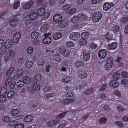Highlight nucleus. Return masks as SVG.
<instances>
[{"label":"nucleus","mask_w":128,"mask_h":128,"mask_svg":"<svg viewBox=\"0 0 128 128\" xmlns=\"http://www.w3.org/2000/svg\"><path fill=\"white\" fill-rule=\"evenodd\" d=\"M15 55L14 51L12 49H10L6 52L4 60L6 62L8 61L11 58H12Z\"/></svg>","instance_id":"obj_1"},{"label":"nucleus","mask_w":128,"mask_h":128,"mask_svg":"<svg viewBox=\"0 0 128 128\" xmlns=\"http://www.w3.org/2000/svg\"><path fill=\"white\" fill-rule=\"evenodd\" d=\"M12 78H8L6 79L5 84L6 86H9L11 89H13L14 87L16 82H12Z\"/></svg>","instance_id":"obj_2"},{"label":"nucleus","mask_w":128,"mask_h":128,"mask_svg":"<svg viewBox=\"0 0 128 128\" xmlns=\"http://www.w3.org/2000/svg\"><path fill=\"white\" fill-rule=\"evenodd\" d=\"M108 54L106 50L103 49L100 50L98 53V57L101 59H104L106 58Z\"/></svg>","instance_id":"obj_3"},{"label":"nucleus","mask_w":128,"mask_h":128,"mask_svg":"<svg viewBox=\"0 0 128 128\" xmlns=\"http://www.w3.org/2000/svg\"><path fill=\"white\" fill-rule=\"evenodd\" d=\"M102 14L101 13L98 12L95 13L92 18L93 22H98L101 19Z\"/></svg>","instance_id":"obj_4"},{"label":"nucleus","mask_w":128,"mask_h":128,"mask_svg":"<svg viewBox=\"0 0 128 128\" xmlns=\"http://www.w3.org/2000/svg\"><path fill=\"white\" fill-rule=\"evenodd\" d=\"M50 34H44V36L45 38L42 40V42L45 44H50L52 41V39L51 38L48 37Z\"/></svg>","instance_id":"obj_5"},{"label":"nucleus","mask_w":128,"mask_h":128,"mask_svg":"<svg viewBox=\"0 0 128 128\" xmlns=\"http://www.w3.org/2000/svg\"><path fill=\"white\" fill-rule=\"evenodd\" d=\"M62 19V17L61 14H56L53 16V20L54 21L56 22H61Z\"/></svg>","instance_id":"obj_6"},{"label":"nucleus","mask_w":128,"mask_h":128,"mask_svg":"<svg viewBox=\"0 0 128 128\" xmlns=\"http://www.w3.org/2000/svg\"><path fill=\"white\" fill-rule=\"evenodd\" d=\"M83 60L86 61H88L90 58V53L88 50H86L83 52Z\"/></svg>","instance_id":"obj_7"},{"label":"nucleus","mask_w":128,"mask_h":128,"mask_svg":"<svg viewBox=\"0 0 128 128\" xmlns=\"http://www.w3.org/2000/svg\"><path fill=\"white\" fill-rule=\"evenodd\" d=\"M10 23L11 26L15 27L18 24V18L16 16L13 17L12 20L10 21Z\"/></svg>","instance_id":"obj_8"},{"label":"nucleus","mask_w":128,"mask_h":128,"mask_svg":"<svg viewBox=\"0 0 128 128\" xmlns=\"http://www.w3.org/2000/svg\"><path fill=\"white\" fill-rule=\"evenodd\" d=\"M80 34L78 32H73L69 36V38L72 40H76L80 36Z\"/></svg>","instance_id":"obj_9"},{"label":"nucleus","mask_w":128,"mask_h":128,"mask_svg":"<svg viewBox=\"0 0 128 128\" xmlns=\"http://www.w3.org/2000/svg\"><path fill=\"white\" fill-rule=\"evenodd\" d=\"M34 4V2L33 1L29 2L24 5V8L25 10L28 9L33 5Z\"/></svg>","instance_id":"obj_10"},{"label":"nucleus","mask_w":128,"mask_h":128,"mask_svg":"<svg viewBox=\"0 0 128 128\" xmlns=\"http://www.w3.org/2000/svg\"><path fill=\"white\" fill-rule=\"evenodd\" d=\"M20 37V32H16L15 34L13 37V40L15 43L18 42Z\"/></svg>","instance_id":"obj_11"},{"label":"nucleus","mask_w":128,"mask_h":128,"mask_svg":"<svg viewBox=\"0 0 128 128\" xmlns=\"http://www.w3.org/2000/svg\"><path fill=\"white\" fill-rule=\"evenodd\" d=\"M13 44V42L12 40H8L5 43V47L6 48H9L12 46Z\"/></svg>","instance_id":"obj_12"},{"label":"nucleus","mask_w":128,"mask_h":128,"mask_svg":"<svg viewBox=\"0 0 128 128\" xmlns=\"http://www.w3.org/2000/svg\"><path fill=\"white\" fill-rule=\"evenodd\" d=\"M118 46V44L116 42H113L108 45V50H114L116 49Z\"/></svg>","instance_id":"obj_13"},{"label":"nucleus","mask_w":128,"mask_h":128,"mask_svg":"<svg viewBox=\"0 0 128 128\" xmlns=\"http://www.w3.org/2000/svg\"><path fill=\"white\" fill-rule=\"evenodd\" d=\"M114 6V4L113 3H106L104 5V10L106 11L110 9L111 7H113Z\"/></svg>","instance_id":"obj_14"},{"label":"nucleus","mask_w":128,"mask_h":128,"mask_svg":"<svg viewBox=\"0 0 128 128\" xmlns=\"http://www.w3.org/2000/svg\"><path fill=\"white\" fill-rule=\"evenodd\" d=\"M23 80L24 84H32V79L28 76H26L24 77L23 78Z\"/></svg>","instance_id":"obj_15"},{"label":"nucleus","mask_w":128,"mask_h":128,"mask_svg":"<svg viewBox=\"0 0 128 128\" xmlns=\"http://www.w3.org/2000/svg\"><path fill=\"white\" fill-rule=\"evenodd\" d=\"M110 85L111 86H113L114 88H115L118 87L119 84L117 81L115 80H113L110 82Z\"/></svg>","instance_id":"obj_16"},{"label":"nucleus","mask_w":128,"mask_h":128,"mask_svg":"<svg viewBox=\"0 0 128 128\" xmlns=\"http://www.w3.org/2000/svg\"><path fill=\"white\" fill-rule=\"evenodd\" d=\"M84 65V63L83 61L81 60H77L75 63V66L76 68H81Z\"/></svg>","instance_id":"obj_17"},{"label":"nucleus","mask_w":128,"mask_h":128,"mask_svg":"<svg viewBox=\"0 0 128 128\" xmlns=\"http://www.w3.org/2000/svg\"><path fill=\"white\" fill-rule=\"evenodd\" d=\"M34 119L33 116L28 115L26 116L24 118V121L26 122H31Z\"/></svg>","instance_id":"obj_18"},{"label":"nucleus","mask_w":128,"mask_h":128,"mask_svg":"<svg viewBox=\"0 0 128 128\" xmlns=\"http://www.w3.org/2000/svg\"><path fill=\"white\" fill-rule=\"evenodd\" d=\"M38 14L35 12H32L30 14L29 17L31 20H35L38 17Z\"/></svg>","instance_id":"obj_19"},{"label":"nucleus","mask_w":128,"mask_h":128,"mask_svg":"<svg viewBox=\"0 0 128 128\" xmlns=\"http://www.w3.org/2000/svg\"><path fill=\"white\" fill-rule=\"evenodd\" d=\"M88 74L87 73L84 71H82L80 72L79 76L81 79H84L87 78Z\"/></svg>","instance_id":"obj_20"},{"label":"nucleus","mask_w":128,"mask_h":128,"mask_svg":"<svg viewBox=\"0 0 128 128\" xmlns=\"http://www.w3.org/2000/svg\"><path fill=\"white\" fill-rule=\"evenodd\" d=\"M60 121L58 120H54L48 122L47 124L48 126H52L59 122Z\"/></svg>","instance_id":"obj_21"},{"label":"nucleus","mask_w":128,"mask_h":128,"mask_svg":"<svg viewBox=\"0 0 128 128\" xmlns=\"http://www.w3.org/2000/svg\"><path fill=\"white\" fill-rule=\"evenodd\" d=\"M24 74L22 70V69H18L16 73V75L19 78L22 77Z\"/></svg>","instance_id":"obj_22"},{"label":"nucleus","mask_w":128,"mask_h":128,"mask_svg":"<svg viewBox=\"0 0 128 128\" xmlns=\"http://www.w3.org/2000/svg\"><path fill=\"white\" fill-rule=\"evenodd\" d=\"M106 64L108 66H111L112 68V66H113L114 63L113 62V59L112 58H108L106 60Z\"/></svg>","instance_id":"obj_23"},{"label":"nucleus","mask_w":128,"mask_h":128,"mask_svg":"<svg viewBox=\"0 0 128 128\" xmlns=\"http://www.w3.org/2000/svg\"><path fill=\"white\" fill-rule=\"evenodd\" d=\"M62 36V34L59 32L55 33L53 35V38L56 40H57L60 38Z\"/></svg>","instance_id":"obj_24"},{"label":"nucleus","mask_w":128,"mask_h":128,"mask_svg":"<svg viewBox=\"0 0 128 128\" xmlns=\"http://www.w3.org/2000/svg\"><path fill=\"white\" fill-rule=\"evenodd\" d=\"M39 33L38 32H34L31 34V38L34 40L37 39L38 37Z\"/></svg>","instance_id":"obj_25"},{"label":"nucleus","mask_w":128,"mask_h":128,"mask_svg":"<svg viewBox=\"0 0 128 128\" xmlns=\"http://www.w3.org/2000/svg\"><path fill=\"white\" fill-rule=\"evenodd\" d=\"M10 114L12 116H15L19 114L20 112L16 109H14L11 111Z\"/></svg>","instance_id":"obj_26"},{"label":"nucleus","mask_w":128,"mask_h":128,"mask_svg":"<svg viewBox=\"0 0 128 128\" xmlns=\"http://www.w3.org/2000/svg\"><path fill=\"white\" fill-rule=\"evenodd\" d=\"M40 85L37 83H34L33 85L32 89L34 90L38 91H39L40 88Z\"/></svg>","instance_id":"obj_27"},{"label":"nucleus","mask_w":128,"mask_h":128,"mask_svg":"<svg viewBox=\"0 0 128 128\" xmlns=\"http://www.w3.org/2000/svg\"><path fill=\"white\" fill-rule=\"evenodd\" d=\"M15 93L13 91H9L7 94L8 98V99H11L13 98L14 96Z\"/></svg>","instance_id":"obj_28"},{"label":"nucleus","mask_w":128,"mask_h":128,"mask_svg":"<svg viewBox=\"0 0 128 128\" xmlns=\"http://www.w3.org/2000/svg\"><path fill=\"white\" fill-rule=\"evenodd\" d=\"M48 26L47 24H44L42 26L41 28V30L43 32H45L48 30Z\"/></svg>","instance_id":"obj_29"},{"label":"nucleus","mask_w":128,"mask_h":128,"mask_svg":"<svg viewBox=\"0 0 128 128\" xmlns=\"http://www.w3.org/2000/svg\"><path fill=\"white\" fill-rule=\"evenodd\" d=\"M52 90V88L50 86H45L43 89V91L45 93H47L50 91Z\"/></svg>","instance_id":"obj_30"},{"label":"nucleus","mask_w":128,"mask_h":128,"mask_svg":"<svg viewBox=\"0 0 128 128\" xmlns=\"http://www.w3.org/2000/svg\"><path fill=\"white\" fill-rule=\"evenodd\" d=\"M94 91V89L92 88L85 90L84 92V93L87 95L91 94Z\"/></svg>","instance_id":"obj_31"},{"label":"nucleus","mask_w":128,"mask_h":128,"mask_svg":"<svg viewBox=\"0 0 128 128\" xmlns=\"http://www.w3.org/2000/svg\"><path fill=\"white\" fill-rule=\"evenodd\" d=\"M38 12L39 16H42L45 12V10L43 8H41L38 9Z\"/></svg>","instance_id":"obj_32"},{"label":"nucleus","mask_w":128,"mask_h":128,"mask_svg":"<svg viewBox=\"0 0 128 128\" xmlns=\"http://www.w3.org/2000/svg\"><path fill=\"white\" fill-rule=\"evenodd\" d=\"M14 68L13 67H11L6 72V75L7 76H10L12 74L14 71Z\"/></svg>","instance_id":"obj_33"},{"label":"nucleus","mask_w":128,"mask_h":128,"mask_svg":"<svg viewBox=\"0 0 128 128\" xmlns=\"http://www.w3.org/2000/svg\"><path fill=\"white\" fill-rule=\"evenodd\" d=\"M89 33L86 32H84L82 33L81 36L82 38L87 39L89 36Z\"/></svg>","instance_id":"obj_34"},{"label":"nucleus","mask_w":128,"mask_h":128,"mask_svg":"<svg viewBox=\"0 0 128 128\" xmlns=\"http://www.w3.org/2000/svg\"><path fill=\"white\" fill-rule=\"evenodd\" d=\"M79 17L78 16H74L71 19L72 22L74 23H77L79 20Z\"/></svg>","instance_id":"obj_35"},{"label":"nucleus","mask_w":128,"mask_h":128,"mask_svg":"<svg viewBox=\"0 0 128 128\" xmlns=\"http://www.w3.org/2000/svg\"><path fill=\"white\" fill-rule=\"evenodd\" d=\"M90 48L92 50H94L97 48H98V45L94 44V42H92L90 45Z\"/></svg>","instance_id":"obj_36"},{"label":"nucleus","mask_w":128,"mask_h":128,"mask_svg":"<svg viewBox=\"0 0 128 128\" xmlns=\"http://www.w3.org/2000/svg\"><path fill=\"white\" fill-rule=\"evenodd\" d=\"M53 58L54 60L58 62H60L61 60L60 56L58 54H56L53 56Z\"/></svg>","instance_id":"obj_37"},{"label":"nucleus","mask_w":128,"mask_h":128,"mask_svg":"<svg viewBox=\"0 0 128 128\" xmlns=\"http://www.w3.org/2000/svg\"><path fill=\"white\" fill-rule=\"evenodd\" d=\"M87 84L84 82H82L80 84L79 86H78L77 89H78L79 90H81L82 88H84L86 86Z\"/></svg>","instance_id":"obj_38"},{"label":"nucleus","mask_w":128,"mask_h":128,"mask_svg":"<svg viewBox=\"0 0 128 128\" xmlns=\"http://www.w3.org/2000/svg\"><path fill=\"white\" fill-rule=\"evenodd\" d=\"M45 62L46 60H45L41 59L39 60L38 63L37 64L38 65V66H42L45 64Z\"/></svg>","instance_id":"obj_39"},{"label":"nucleus","mask_w":128,"mask_h":128,"mask_svg":"<svg viewBox=\"0 0 128 128\" xmlns=\"http://www.w3.org/2000/svg\"><path fill=\"white\" fill-rule=\"evenodd\" d=\"M33 62L31 60H28L27 61L26 64V67L28 68H30L32 66Z\"/></svg>","instance_id":"obj_40"},{"label":"nucleus","mask_w":128,"mask_h":128,"mask_svg":"<svg viewBox=\"0 0 128 128\" xmlns=\"http://www.w3.org/2000/svg\"><path fill=\"white\" fill-rule=\"evenodd\" d=\"M24 81H22L21 80L18 81L17 83V86L18 87H22L24 85Z\"/></svg>","instance_id":"obj_41"},{"label":"nucleus","mask_w":128,"mask_h":128,"mask_svg":"<svg viewBox=\"0 0 128 128\" xmlns=\"http://www.w3.org/2000/svg\"><path fill=\"white\" fill-rule=\"evenodd\" d=\"M7 91V88L6 87L3 88L0 91V94H1L5 95Z\"/></svg>","instance_id":"obj_42"},{"label":"nucleus","mask_w":128,"mask_h":128,"mask_svg":"<svg viewBox=\"0 0 128 128\" xmlns=\"http://www.w3.org/2000/svg\"><path fill=\"white\" fill-rule=\"evenodd\" d=\"M42 77V74L40 73L36 74L34 76L35 78L38 80H40Z\"/></svg>","instance_id":"obj_43"},{"label":"nucleus","mask_w":128,"mask_h":128,"mask_svg":"<svg viewBox=\"0 0 128 128\" xmlns=\"http://www.w3.org/2000/svg\"><path fill=\"white\" fill-rule=\"evenodd\" d=\"M67 112H64L60 114L57 117L58 119H62L63 118L66 114Z\"/></svg>","instance_id":"obj_44"},{"label":"nucleus","mask_w":128,"mask_h":128,"mask_svg":"<svg viewBox=\"0 0 128 128\" xmlns=\"http://www.w3.org/2000/svg\"><path fill=\"white\" fill-rule=\"evenodd\" d=\"M87 40L83 38H82L80 40V44L82 45L85 46L86 45L87 43Z\"/></svg>","instance_id":"obj_45"},{"label":"nucleus","mask_w":128,"mask_h":128,"mask_svg":"<svg viewBox=\"0 0 128 128\" xmlns=\"http://www.w3.org/2000/svg\"><path fill=\"white\" fill-rule=\"evenodd\" d=\"M62 81L65 83H68L70 82L71 80L70 78L69 77H67L65 78L62 79Z\"/></svg>","instance_id":"obj_46"},{"label":"nucleus","mask_w":128,"mask_h":128,"mask_svg":"<svg viewBox=\"0 0 128 128\" xmlns=\"http://www.w3.org/2000/svg\"><path fill=\"white\" fill-rule=\"evenodd\" d=\"M54 52L53 50L51 51L50 50H46L45 53V54L47 55L48 56H50L54 53Z\"/></svg>","instance_id":"obj_47"},{"label":"nucleus","mask_w":128,"mask_h":128,"mask_svg":"<svg viewBox=\"0 0 128 128\" xmlns=\"http://www.w3.org/2000/svg\"><path fill=\"white\" fill-rule=\"evenodd\" d=\"M20 2L19 1H17L14 4L13 8L14 9L16 10L20 7Z\"/></svg>","instance_id":"obj_48"},{"label":"nucleus","mask_w":128,"mask_h":128,"mask_svg":"<svg viewBox=\"0 0 128 128\" xmlns=\"http://www.w3.org/2000/svg\"><path fill=\"white\" fill-rule=\"evenodd\" d=\"M120 29V27L118 26H115L113 28V30L114 33L116 34L118 32Z\"/></svg>","instance_id":"obj_49"},{"label":"nucleus","mask_w":128,"mask_h":128,"mask_svg":"<svg viewBox=\"0 0 128 128\" xmlns=\"http://www.w3.org/2000/svg\"><path fill=\"white\" fill-rule=\"evenodd\" d=\"M26 89L27 91L32 94H34L35 93V91L34 90L32 89L30 86H27L26 88Z\"/></svg>","instance_id":"obj_50"},{"label":"nucleus","mask_w":128,"mask_h":128,"mask_svg":"<svg viewBox=\"0 0 128 128\" xmlns=\"http://www.w3.org/2000/svg\"><path fill=\"white\" fill-rule=\"evenodd\" d=\"M50 16V14L48 12H46L44 13L42 16V18L44 20L48 18Z\"/></svg>","instance_id":"obj_51"},{"label":"nucleus","mask_w":128,"mask_h":128,"mask_svg":"<svg viewBox=\"0 0 128 128\" xmlns=\"http://www.w3.org/2000/svg\"><path fill=\"white\" fill-rule=\"evenodd\" d=\"M6 96L4 95H1L0 96V101L2 103L6 101Z\"/></svg>","instance_id":"obj_52"},{"label":"nucleus","mask_w":128,"mask_h":128,"mask_svg":"<svg viewBox=\"0 0 128 128\" xmlns=\"http://www.w3.org/2000/svg\"><path fill=\"white\" fill-rule=\"evenodd\" d=\"M120 74L118 72H115L113 74L114 78V79L118 80L120 78Z\"/></svg>","instance_id":"obj_53"},{"label":"nucleus","mask_w":128,"mask_h":128,"mask_svg":"<svg viewBox=\"0 0 128 128\" xmlns=\"http://www.w3.org/2000/svg\"><path fill=\"white\" fill-rule=\"evenodd\" d=\"M18 123V121L16 120L12 121L10 122L9 125L11 126H14L16 125Z\"/></svg>","instance_id":"obj_54"},{"label":"nucleus","mask_w":128,"mask_h":128,"mask_svg":"<svg viewBox=\"0 0 128 128\" xmlns=\"http://www.w3.org/2000/svg\"><path fill=\"white\" fill-rule=\"evenodd\" d=\"M122 76L123 78H128V72H126L123 71L122 74Z\"/></svg>","instance_id":"obj_55"},{"label":"nucleus","mask_w":128,"mask_h":128,"mask_svg":"<svg viewBox=\"0 0 128 128\" xmlns=\"http://www.w3.org/2000/svg\"><path fill=\"white\" fill-rule=\"evenodd\" d=\"M70 50H66L63 55L64 56L67 57L70 55Z\"/></svg>","instance_id":"obj_56"},{"label":"nucleus","mask_w":128,"mask_h":128,"mask_svg":"<svg viewBox=\"0 0 128 128\" xmlns=\"http://www.w3.org/2000/svg\"><path fill=\"white\" fill-rule=\"evenodd\" d=\"M106 121V118H102L98 122L101 124L105 123Z\"/></svg>","instance_id":"obj_57"},{"label":"nucleus","mask_w":128,"mask_h":128,"mask_svg":"<svg viewBox=\"0 0 128 128\" xmlns=\"http://www.w3.org/2000/svg\"><path fill=\"white\" fill-rule=\"evenodd\" d=\"M70 6L68 4H65L62 7V9L64 11H66L68 10L70 8Z\"/></svg>","instance_id":"obj_58"},{"label":"nucleus","mask_w":128,"mask_h":128,"mask_svg":"<svg viewBox=\"0 0 128 128\" xmlns=\"http://www.w3.org/2000/svg\"><path fill=\"white\" fill-rule=\"evenodd\" d=\"M116 125L119 126L120 127H122L124 126V124L123 123L121 122L118 121L115 123Z\"/></svg>","instance_id":"obj_59"},{"label":"nucleus","mask_w":128,"mask_h":128,"mask_svg":"<svg viewBox=\"0 0 128 128\" xmlns=\"http://www.w3.org/2000/svg\"><path fill=\"white\" fill-rule=\"evenodd\" d=\"M34 50L32 47H30L28 48L27 49V52L30 54H31L33 53Z\"/></svg>","instance_id":"obj_60"},{"label":"nucleus","mask_w":128,"mask_h":128,"mask_svg":"<svg viewBox=\"0 0 128 128\" xmlns=\"http://www.w3.org/2000/svg\"><path fill=\"white\" fill-rule=\"evenodd\" d=\"M128 22V17L126 16L122 20L121 22L124 24Z\"/></svg>","instance_id":"obj_61"},{"label":"nucleus","mask_w":128,"mask_h":128,"mask_svg":"<svg viewBox=\"0 0 128 128\" xmlns=\"http://www.w3.org/2000/svg\"><path fill=\"white\" fill-rule=\"evenodd\" d=\"M10 118L8 116H5L2 118V120L5 122H8L10 120Z\"/></svg>","instance_id":"obj_62"},{"label":"nucleus","mask_w":128,"mask_h":128,"mask_svg":"<svg viewBox=\"0 0 128 128\" xmlns=\"http://www.w3.org/2000/svg\"><path fill=\"white\" fill-rule=\"evenodd\" d=\"M14 128H24V126L23 124L21 123L15 125Z\"/></svg>","instance_id":"obj_63"},{"label":"nucleus","mask_w":128,"mask_h":128,"mask_svg":"<svg viewBox=\"0 0 128 128\" xmlns=\"http://www.w3.org/2000/svg\"><path fill=\"white\" fill-rule=\"evenodd\" d=\"M69 99H64L62 101V103L63 105L68 104L70 103Z\"/></svg>","instance_id":"obj_64"}]
</instances>
